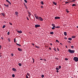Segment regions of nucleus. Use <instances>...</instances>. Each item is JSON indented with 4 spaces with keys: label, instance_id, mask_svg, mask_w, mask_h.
<instances>
[{
    "label": "nucleus",
    "instance_id": "f257e3e1",
    "mask_svg": "<svg viewBox=\"0 0 78 78\" xmlns=\"http://www.w3.org/2000/svg\"><path fill=\"white\" fill-rule=\"evenodd\" d=\"M68 51L70 53H73L75 52V51L74 50H71V49H68Z\"/></svg>",
    "mask_w": 78,
    "mask_h": 78
},
{
    "label": "nucleus",
    "instance_id": "f03ea898",
    "mask_svg": "<svg viewBox=\"0 0 78 78\" xmlns=\"http://www.w3.org/2000/svg\"><path fill=\"white\" fill-rule=\"evenodd\" d=\"M73 60H74L75 62H77L78 61V57H74L73 58Z\"/></svg>",
    "mask_w": 78,
    "mask_h": 78
},
{
    "label": "nucleus",
    "instance_id": "7ed1b4c3",
    "mask_svg": "<svg viewBox=\"0 0 78 78\" xmlns=\"http://www.w3.org/2000/svg\"><path fill=\"white\" fill-rule=\"evenodd\" d=\"M35 28H37V27H39V25L37 24L35 25Z\"/></svg>",
    "mask_w": 78,
    "mask_h": 78
},
{
    "label": "nucleus",
    "instance_id": "20e7f679",
    "mask_svg": "<svg viewBox=\"0 0 78 78\" xmlns=\"http://www.w3.org/2000/svg\"><path fill=\"white\" fill-rule=\"evenodd\" d=\"M17 33H20V34H21V33H22V31L21 30H20L17 31Z\"/></svg>",
    "mask_w": 78,
    "mask_h": 78
},
{
    "label": "nucleus",
    "instance_id": "39448f33",
    "mask_svg": "<svg viewBox=\"0 0 78 78\" xmlns=\"http://www.w3.org/2000/svg\"><path fill=\"white\" fill-rule=\"evenodd\" d=\"M55 19H60V17L59 16H55Z\"/></svg>",
    "mask_w": 78,
    "mask_h": 78
},
{
    "label": "nucleus",
    "instance_id": "423d86ee",
    "mask_svg": "<svg viewBox=\"0 0 78 78\" xmlns=\"http://www.w3.org/2000/svg\"><path fill=\"white\" fill-rule=\"evenodd\" d=\"M39 19H40V20L41 21H43V19L42 18H41V17L40 16L39 17Z\"/></svg>",
    "mask_w": 78,
    "mask_h": 78
},
{
    "label": "nucleus",
    "instance_id": "0eeeda50",
    "mask_svg": "<svg viewBox=\"0 0 78 78\" xmlns=\"http://www.w3.org/2000/svg\"><path fill=\"white\" fill-rule=\"evenodd\" d=\"M12 70L14 71V72H17V70H16V69L15 68H12Z\"/></svg>",
    "mask_w": 78,
    "mask_h": 78
},
{
    "label": "nucleus",
    "instance_id": "6e6552de",
    "mask_svg": "<svg viewBox=\"0 0 78 78\" xmlns=\"http://www.w3.org/2000/svg\"><path fill=\"white\" fill-rule=\"evenodd\" d=\"M18 50L20 51H22V50L20 48H18Z\"/></svg>",
    "mask_w": 78,
    "mask_h": 78
},
{
    "label": "nucleus",
    "instance_id": "1a4fd4ad",
    "mask_svg": "<svg viewBox=\"0 0 78 78\" xmlns=\"http://www.w3.org/2000/svg\"><path fill=\"white\" fill-rule=\"evenodd\" d=\"M53 3L54 5H57V3L56 2H53Z\"/></svg>",
    "mask_w": 78,
    "mask_h": 78
},
{
    "label": "nucleus",
    "instance_id": "9d476101",
    "mask_svg": "<svg viewBox=\"0 0 78 78\" xmlns=\"http://www.w3.org/2000/svg\"><path fill=\"white\" fill-rule=\"evenodd\" d=\"M52 26H53V27H55V24H52Z\"/></svg>",
    "mask_w": 78,
    "mask_h": 78
},
{
    "label": "nucleus",
    "instance_id": "9b49d317",
    "mask_svg": "<svg viewBox=\"0 0 78 78\" xmlns=\"http://www.w3.org/2000/svg\"><path fill=\"white\" fill-rule=\"evenodd\" d=\"M15 14L16 15H18V12H15Z\"/></svg>",
    "mask_w": 78,
    "mask_h": 78
},
{
    "label": "nucleus",
    "instance_id": "f8f14e48",
    "mask_svg": "<svg viewBox=\"0 0 78 78\" xmlns=\"http://www.w3.org/2000/svg\"><path fill=\"white\" fill-rule=\"evenodd\" d=\"M40 3L42 5H44V2H43V1H41V2Z\"/></svg>",
    "mask_w": 78,
    "mask_h": 78
},
{
    "label": "nucleus",
    "instance_id": "ddd939ff",
    "mask_svg": "<svg viewBox=\"0 0 78 78\" xmlns=\"http://www.w3.org/2000/svg\"><path fill=\"white\" fill-rule=\"evenodd\" d=\"M64 35H65V36H66V35H67V33L66 32H64Z\"/></svg>",
    "mask_w": 78,
    "mask_h": 78
},
{
    "label": "nucleus",
    "instance_id": "4468645a",
    "mask_svg": "<svg viewBox=\"0 0 78 78\" xmlns=\"http://www.w3.org/2000/svg\"><path fill=\"white\" fill-rule=\"evenodd\" d=\"M75 37L76 36H73L72 37V38H75Z\"/></svg>",
    "mask_w": 78,
    "mask_h": 78
},
{
    "label": "nucleus",
    "instance_id": "2eb2a0df",
    "mask_svg": "<svg viewBox=\"0 0 78 78\" xmlns=\"http://www.w3.org/2000/svg\"><path fill=\"white\" fill-rule=\"evenodd\" d=\"M68 40H69L71 41V40H72V38H69Z\"/></svg>",
    "mask_w": 78,
    "mask_h": 78
},
{
    "label": "nucleus",
    "instance_id": "dca6fc26",
    "mask_svg": "<svg viewBox=\"0 0 78 78\" xmlns=\"http://www.w3.org/2000/svg\"><path fill=\"white\" fill-rule=\"evenodd\" d=\"M50 34H54V32L52 31L51 32H50Z\"/></svg>",
    "mask_w": 78,
    "mask_h": 78
},
{
    "label": "nucleus",
    "instance_id": "f3484780",
    "mask_svg": "<svg viewBox=\"0 0 78 78\" xmlns=\"http://www.w3.org/2000/svg\"><path fill=\"white\" fill-rule=\"evenodd\" d=\"M16 45H18V46H20V47L21 46V45L19 44L16 43Z\"/></svg>",
    "mask_w": 78,
    "mask_h": 78
},
{
    "label": "nucleus",
    "instance_id": "a211bd4d",
    "mask_svg": "<svg viewBox=\"0 0 78 78\" xmlns=\"http://www.w3.org/2000/svg\"><path fill=\"white\" fill-rule=\"evenodd\" d=\"M14 42L16 43V38H14Z\"/></svg>",
    "mask_w": 78,
    "mask_h": 78
},
{
    "label": "nucleus",
    "instance_id": "6ab92c4d",
    "mask_svg": "<svg viewBox=\"0 0 78 78\" xmlns=\"http://www.w3.org/2000/svg\"><path fill=\"white\" fill-rule=\"evenodd\" d=\"M5 27H6V26L5 25L3 26L2 27V28H5Z\"/></svg>",
    "mask_w": 78,
    "mask_h": 78
},
{
    "label": "nucleus",
    "instance_id": "aec40b11",
    "mask_svg": "<svg viewBox=\"0 0 78 78\" xmlns=\"http://www.w3.org/2000/svg\"><path fill=\"white\" fill-rule=\"evenodd\" d=\"M28 14H29V15H31V12H28Z\"/></svg>",
    "mask_w": 78,
    "mask_h": 78
},
{
    "label": "nucleus",
    "instance_id": "412c9836",
    "mask_svg": "<svg viewBox=\"0 0 78 78\" xmlns=\"http://www.w3.org/2000/svg\"><path fill=\"white\" fill-rule=\"evenodd\" d=\"M18 65H19V66H22V64L19 63Z\"/></svg>",
    "mask_w": 78,
    "mask_h": 78
},
{
    "label": "nucleus",
    "instance_id": "4be33fe9",
    "mask_svg": "<svg viewBox=\"0 0 78 78\" xmlns=\"http://www.w3.org/2000/svg\"><path fill=\"white\" fill-rule=\"evenodd\" d=\"M36 18L37 19H39V17L37 16L36 17Z\"/></svg>",
    "mask_w": 78,
    "mask_h": 78
},
{
    "label": "nucleus",
    "instance_id": "5701e85b",
    "mask_svg": "<svg viewBox=\"0 0 78 78\" xmlns=\"http://www.w3.org/2000/svg\"><path fill=\"white\" fill-rule=\"evenodd\" d=\"M68 42V43H69V44H71V42L70 41H67Z\"/></svg>",
    "mask_w": 78,
    "mask_h": 78
},
{
    "label": "nucleus",
    "instance_id": "b1692460",
    "mask_svg": "<svg viewBox=\"0 0 78 78\" xmlns=\"http://www.w3.org/2000/svg\"><path fill=\"white\" fill-rule=\"evenodd\" d=\"M24 1L25 2V3H27L28 2H27V1L26 0H24Z\"/></svg>",
    "mask_w": 78,
    "mask_h": 78
},
{
    "label": "nucleus",
    "instance_id": "393cba45",
    "mask_svg": "<svg viewBox=\"0 0 78 78\" xmlns=\"http://www.w3.org/2000/svg\"><path fill=\"white\" fill-rule=\"evenodd\" d=\"M12 76L14 78V77H15V75L14 74H12Z\"/></svg>",
    "mask_w": 78,
    "mask_h": 78
},
{
    "label": "nucleus",
    "instance_id": "a878e982",
    "mask_svg": "<svg viewBox=\"0 0 78 78\" xmlns=\"http://www.w3.org/2000/svg\"><path fill=\"white\" fill-rule=\"evenodd\" d=\"M55 29V28L54 27H52V30H54Z\"/></svg>",
    "mask_w": 78,
    "mask_h": 78
},
{
    "label": "nucleus",
    "instance_id": "bb28decb",
    "mask_svg": "<svg viewBox=\"0 0 78 78\" xmlns=\"http://www.w3.org/2000/svg\"><path fill=\"white\" fill-rule=\"evenodd\" d=\"M8 6H9V5L8 4L7 5H6V7H7V8H8Z\"/></svg>",
    "mask_w": 78,
    "mask_h": 78
},
{
    "label": "nucleus",
    "instance_id": "cd10ccee",
    "mask_svg": "<svg viewBox=\"0 0 78 78\" xmlns=\"http://www.w3.org/2000/svg\"><path fill=\"white\" fill-rule=\"evenodd\" d=\"M41 77H44V75H42Z\"/></svg>",
    "mask_w": 78,
    "mask_h": 78
},
{
    "label": "nucleus",
    "instance_id": "c85d7f7f",
    "mask_svg": "<svg viewBox=\"0 0 78 78\" xmlns=\"http://www.w3.org/2000/svg\"><path fill=\"white\" fill-rule=\"evenodd\" d=\"M58 68H59V69H61V66H59Z\"/></svg>",
    "mask_w": 78,
    "mask_h": 78
},
{
    "label": "nucleus",
    "instance_id": "c756f323",
    "mask_svg": "<svg viewBox=\"0 0 78 78\" xmlns=\"http://www.w3.org/2000/svg\"><path fill=\"white\" fill-rule=\"evenodd\" d=\"M72 6H76V5L75 4H73V5H72Z\"/></svg>",
    "mask_w": 78,
    "mask_h": 78
},
{
    "label": "nucleus",
    "instance_id": "7c9ffc66",
    "mask_svg": "<svg viewBox=\"0 0 78 78\" xmlns=\"http://www.w3.org/2000/svg\"><path fill=\"white\" fill-rule=\"evenodd\" d=\"M10 33H9V32H8V33H7L8 35H9V34Z\"/></svg>",
    "mask_w": 78,
    "mask_h": 78
},
{
    "label": "nucleus",
    "instance_id": "2f4dec72",
    "mask_svg": "<svg viewBox=\"0 0 78 78\" xmlns=\"http://www.w3.org/2000/svg\"><path fill=\"white\" fill-rule=\"evenodd\" d=\"M56 70H59V69L58 68H56Z\"/></svg>",
    "mask_w": 78,
    "mask_h": 78
},
{
    "label": "nucleus",
    "instance_id": "473e14b6",
    "mask_svg": "<svg viewBox=\"0 0 78 78\" xmlns=\"http://www.w3.org/2000/svg\"><path fill=\"white\" fill-rule=\"evenodd\" d=\"M8 3H9V5H11V2H10L9 1Z\"/></svg>",
    "mask_w": 78,
    "mask_h": 78
},
{
    "label": "nucleus",
    "instance_id": "72a5a7b5",
    "mask_svg": "<svg viewBox=\"0 0 78 78\" xmlns=\"http://www.w3.org/2000/svg\"><path fill=\"white\" fill-rule=\"evenodd\" d=\"M65 60H68V58H65Z\"/></svg>",
    "mask_w": 78,
    "mask_h": 78
},
{
    "label": "nucleus",
    "instance_id": "f704fd0d",
    "mask_svg": "<svg viewBox=\"0 0 78 78\" xmlns=\"http://www.w3.org/2000/svg\"><path fill=\"white\" fill-rule=\"evenodd\" d=\"M2 16H5V14H4V13H2Z\"/></svg>",
    "mask_w": 78,
    "mask_h": 78
},
{
    "label": "nucleus",
    "instance_id": "c9c22d12",
    "mask_svg": "<svg viewBox=\"0 0 78 78\" xmlns=\"http://www.w3.org/2000/svg\"><path fill=\"white\" fill-rule=\"evenodd\" d=\"M27 75H28V76H30V74H29V73H27Z\"/></svg>",
    "mask_w": 78,
    "mask_h": 78
},
{
    "label": "nucleus",
    "instance_id": "e433bc0d",
    "mask_svg": "<svg viewBox=\"0 0 78 78\" xmlns=\"http://www.w3.org/2000/svg\"><path fill=\"white\" fill-rule=\"evenodd\" d=\"M35 47H36V48H39V46H35Z\"/></svg>",
    "mask_w": 78,
    "mask_h": 78
},
{
    "label": "nucleus",
    "instance_id": "4c0bfd02",
    "mask_svg": "<svg viewBox=\"0 0 78 78\" xmlns=\"http://www.w3.org/2000/svg\"><path fill=\"white\" fill-rule=\"evenodd\" d=\"M32 59L33 60V62L34 63V58H32Z\"/></svg>",
    "mask_w": 78,
    "mask_h": 78
},
{
    "label": "nucleus",
    "instance_id": "58836bf2",
    "mask_svg": "<svg viewBox=\"0 0 78 78\" xmlns=\"http://www.w3.org/2000/svg\"><path fill=\"white\" fill-rule=\"evenodd\" d=\"M56 27V28H59V27Z\"/></svg>",
    "mask_w": 78,
    "mask_h": 78
},
{
    "label": "nucleus",
    "instance_id": "ea45409f",
    "mask_svg": "<svg viewBox=\"0 0 78 78\" xmlns=\"http://www.w3.org/2000/svg\"><path fill=\"white\" fill-rule=\"evenodd\" d=\"M11 55L12 56H14V55L12 53L11 54Z\"/></svg>",
    "mask_w": 78,
    "mask_h": 78
},
{
    "label": "nucleus",
    "instance_id": "a19ab883",
    "mask_svg": "<svg viewBox=\"0 0 78 78\" xmlns=\"http://www.w3.org/2000/svg\"><path fill=\"white\" fill-rule=\"evenodd\" d=\"M6 2H8V3L9 2L8 0H6Z\"/></svg>",
    "mask_w": 78,
    "mask_h": 78
},
{
    "label": "nucleus",
    "instance_id": "79ce46f5",
    "mask_svg": "<svg viewBox=\"0 0 78 78\" xmlns=\"http://www.w3.org/2000/svg\"><path fill=\"white\" fill-rule=\"evenodd\" d=\"M8 41H9V42H10V41H10V39H9V38L8 39Z\"/></svg>",
    "mask_w": 78,
    "mask_h": 78
},
{
    "label": "nucleus",
    "instance_id": "37998d69",
    "mask_svg": "<svg viewBox=\"0 0 78 78\" xmlns=\"http://www.w3.org/2000/svg\"><path fill=\"white\" fill-rule=\"evenodd\" d=\"M9 24L10 25H12V23H9Z\"/></svg>",
    "mask_w": 78,
    "mask_h": 78
},
{
    "label": "nucleus",
    "instance_id": "c03bdc74",
    "mask_svg": "<svg viewBox=\"0 0 78 78\" xmlns=\"http://www.w3.org/2000/svg\"><path fill=\"white\" fill-rule=\"evenodd\" d=\"M26 78H28V76L27 75H26Z\"/></svg>",
    "mask_w": 78,
    "mask_h": 78
},
{
    "label": "nucleus",
    "instance_id": "a18cd8bd",
    "mask_svg": "<svg viewBox=\"0 0 78 78\" xmlns=\"http://www.w3.org/2000/svg\"><path fill=\"white\" fill-rule=\"evenodd\" d=\"M27 20H29V19H28V17H27Z\"/></svg>",
    "mask_w": 78,
    "mask_h": 78
},
{
    "label": "nucleus",
    "instance_id": "49530a36",
    "mask_svg": "<svg viewBox=\"0 0 78 78\" xmlns=\"http://www.w3.org/2000/svg\"><path fill=\"white\" fill-rule=\"evenodd\" d=\"M56 72H57V73H59V71H58V70H57V71H56Z\"/></svg>",
    "mask_w": 78,
    "mask_h": 78
},
{
    "label": "nucleus",
    "instance_id": "de8ad7c7",
    "mask_svg": "<svg viewBox=\"0 0 78 78\" xmlns=\"http://www.w3.org/2000/svg\"><path fill=\"white\" fill-rule=\"evenodd\" d=\"M69 2H65V3H68Z\"/></svg>",
    "mask_w": 78,
    "mask_h": 78
},
{
    "label": "nucleus",
    "instance_id": "09e8293b",
    "mask_svg": "<svg viewBox=\"0 0 78 78\" xmlns=\"http://www.w3.org/2000/svg\"><path fill=\"white\" fill-rule=\"evenodd\" d=\"M41 8H43V6H42V5H41Z\"/></svg>",
    "mask_w": 78,
    "mask_h": 78
},
{
    "label": "nucleus",
    "instance_id": "8fccbe9b",
    "mask_svg": "<svg viewBox=\"0 0 78 78\" xmlns=\"http://www.w3.org/2000/svg\"><path fill=\"white\" fill-rule=\"evenodd\" d=\"M4 6H5L6 7V4H4Z\"/></svg>",
    "mask_w": 78,
    "mask_h": 78
},
{
    "label": "nucleus",
    "instance_id": "3c124183",
    "mask_svg": "<svg viewBox=\"0 0 78 78\" xmlns=\"http://www.w3.org/2000/svg\"><path fill=\"white\" fill-rule=\"evenodd\" d=\"M1 48H2V46L0 45V49H1Z\"/></svg>",
    "mask_w": 78,
    "mask_h": 78
},
{
    "label": "nucleus",
    "instance_id": "603ef678",
    "mask_svg": "<svg viewBox=\"0 0 78 78\" xmlns=\"http://www.w3.org/2000/svg\"><path fill=\"white\" fill-rule=\"evenodd\" d=\"M44 61H45L46 62H47V60L46 59H44Z\"/></svg>",
    "mask_w": 78,
    "mask_h": 78
},
{
    "label": "nucleus",
    "instance_id": "864d4df0",
    "mask_svg": "<svg viewBox=\"0 0 78 78\" xmlns=\"http://www.w3.org/2000/svg\"><path fill=\"white\" fill-rule=\"evenodd\" d=\"M71 48H73V46H71Z\"/></svg>",
    "mask_w": 78,
    "mask_h": 78
},
{
    "label": "nucleus",
    "instance_id": "5fc2aeb1",
    "mask_svg": "<svg viewBox=\"0 0 78 78\" xmlns=\"http://www.w3.org/2000/svg\"><path fill=\"white\" fill-rule=\"evenodd\" d=\"M32 45H34V44H33V43H32Z\"/></svg>",
    "mask_w": 78,
    "mask_h": 78
},
{
    "label": "nucleus",
    "instance_id": "6e6d98bb",
    "mask_svg": "<svg viewBox=\"0 0 78 78\" xmlns=\"http://www.w3.org/2000/svg\"><path fill=\"white\" fill-rule=\"evenodd\" d=\"M54 50L55 51H56L55 48H54Z\"/></svg>",
    "mask_w": 78,
    "mask_h": 78
},
{
    "label": "nucleus",
    "instance_id": "4d7b16f0",
    "mask_svg": "<svg viewBox=\"0 0 78 78\" xmlns=\"http://www.w3.org/2000/svg\"><path fill=\"white\" fill-rule=\"evenodd\" d=\"M66 12H67V11H68V9H66Z\"/></svg>",
    "mask_w": 78,
    "mask_h": 78
},
{
    "label": "nucleus",
    "instance_id": "13d9d810",
    "mask_svg": "<svg viewBox=\"0 0 78 78\" xmlns=\"http://www.w3.org/2000/svg\"><path fill=\"white\" fill-rule=\"evenodd\" d=\"M1 39H3V37H1Z\"/></svg>",
    "mask_w": 78,
    "mask_h": 78
},
{
    "label": "nucleus",
    "instance_id": "bf43d9fd",
    "mask_svg": "<svg viewBox=\"0 0 78 78\" xmlns=\"http://www.w3.org/2000/svg\"><path fill=\"white\" fill-rule=\"evenodd\" d=\"M56 42H58V40H56Z\"/></svg>",
    "mask_w": 78,
    "mask_h": 78
},
{
    "label": "nucleus",
    "instance_id": "052dcab7",
    "mask_svg": "<svg viewBox=\"0 0 78 78\" xmlns=\"http://www.w3.org/2000/svg\"><path fill=\"white\" fill-rule=\"evenodd\" d=\"M67 13H69V11H68V10H67Z\"/></svg>",
    "mask_w": 78,
    "mask_h": 78
},
{
    "label": "nucleus",
    "instance_id": "680f3d73",
    "mask_svg": "<svg viewBox=\"0 0 78 78\" xmlns=\"http://www.w3.org/2000/svg\"><path fill=\"white\" fill-rule=\"evenodd\" d=\"M50 45H52V43H50Z\"/></svg>",
    "mask_w": 78,
    "mask_h": 78
},
{
    "label": "nucleus",
    "instance_id": "e2e57ef3",
    "mask_svg": "<svg viewBox=\"0 0 78 78\" xmlns=\"http://www.w3.org/2000/svg\"><path fill=\"white\" fill-rule=\"evenodd\" d=\"M26 9H28V8H27V7L26 6Z\"/></svg>",
    "mask_w": 78,
    "mask_h": 78
},
{
    "label": "nucleus",
    "instance_id": "0e129e2a",
    "mask_svg": "<svg viewBox=\"0 0 78 78\" xmlns=\"http://www.w3.org/2000/svg\"><path fill=\"white\" fill-rule=\"evenodd\" d=\"M60 44H62V43H60Z\"/></svg>",
    "mask_w": 78,
    "mask_h": 78
},
{
    "label": "nucleus",
    "instance_id": "69168bd1",
    "mask_svg": "<svg viewBox=\"0 0 78 78\" xmlns=\"http://www.w3.org/2000/svg\"><path fill=\"white\" fill-rule=\"evenodd\" d=\"M57 50H58V51H59V49L57 48Z\"/></svg>",
    "mask_w": 78,
    "mask_h": 78
},
{
    "label": "nucleus",
    "instance_id": "338daca9",
    "mask_svg": "<svg viewBox=\"0 0 78 78\" xmlns=\"http://www.w3.org/2000/svg\"><path fill=\"white\" fill-rule=\"evenodd\" d=\"M40 60H43V59H40Z\"/></svg>",
    "mask_w": 78,
    "mask_h": 78
},
{
    "label": "nucleus",
    "instance_id": "774afa93",
    "mask_svg": "<svg viewBox=\"0 0 78 78\" xmlns=\"http://www.w3.org/2000/svg\"><path fill=\"white\" fill-rule=\"evenodd\" d=\"M65 38V39H66V40H67V38H66V37Z\"/></svg>",
    "mask_w": 78,
    "mask_h": 78
}]
</instances>
